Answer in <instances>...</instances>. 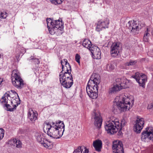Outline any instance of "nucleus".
I'll return each mask as SVG.
<instances>
[{"mask_svg": "<svg viewBox=\"0 0 153 153\" xmlns=\"http://www.w3.org/2000/svg\"><path fill=\"white\" fill-rule=\"evenodd\" d=\"M45 127L47 131V134L50 137L58 139L62 135L65 130V125L61 121L58 122H53L50 123H46Z\"/></svg>", "mask_w": 153, "mask_h": 153, "instance_id": "obj_1", "label": "nucleus"}, {"mask_svg": "<svg viewBox=\"0 0 153 153\" xmlns=\"http://www.w3.org/2000/svg\"><path fill=\"white\" fill-rule=\"evenodd\" d=\"M100 82V76L97 74H93L89 80L86 88V91L90 98L95 99L98 96V85Z\"/></svg>", "mask_w": 153, "mask_h": 153, "instance_id": "obj_2", "label": "nucleus"}, {"mask_svg": "<svg viewBox=\"0 0 153 153\" xmlns=\"http://www.w3.org/2000/svg\"><path fill=\"white\" fill-rule=\"evenodd\" d=\"M126 123L124 119L122 120L120 123L118 119L110 118L106 120V131L108 134H114L117 132L119 129H122V127L125 126Z\"/></svg>", "mask_w": 153, "mask_h": 153, "instance_id": "obj_3", "label": "nucleus"}, {"mask_svg": "<svg viewBox=\"0 0 153 153\" xmlns=\"http://www.w3.org/2000/svg\"><path fill=\"white\" fill-rule=\"evenodd\" d=\"M130 99L125 95H121L116 97L114 102L118 108L121 111L129 110L132 107V104L130 102Z\"/></svg>", "mask_w": 153, "mask_h": 153, "instance_id": "obj_4", "label": "nucleus"}, {"mask_svg": "<svg viewBox=\"0 0 153 153\" xmlns=\"http://www.w3.org/2000/svg\"><path fill=\"white\" fill-rule=\"evenodd\" d=\"M115 82L114 86L110 89L109 91V94L114 93L129 87V80L124 77L117 78L116 79Z\"/></svg>", "mask_w": 153, "mask_h": 153, "instance_id": "obj_5", "label": "nucleus"}, {"mask_svg": "<svg viewBox=\"0 0 153 153\" xmlns=\"http://www.w3.org/2000/svg\"><path fill=\"white\" fill-rule=\"evenodd\" d=\"M51 27L49 28V33L52 35H60L63 33V24L60 20H53Z\"/></svg>", "mask_w": 153, "mask_h": 153, "instance_id": "obj_6", "label": "nucleus"}, {"mask_svg": "<svg viewBox=\"0 0 153 153\" xmlns=\"http://www.w3.org/2000/svg\"><path fill=\"white\" fill-rule=\"evenodd\" d=\"M11 78L13 84L18 89H21L24 87L23 80L20 76V73L17 69L13 70L12 72Z\"/></svg>", "mask_w": 153, "mask_h": 153, "instance_id": "obj_7", "label": "nucleus"}, {"mask_svg": "<svg viewBox=\"0 0 153 153\" xmlns=\"http://www.w3.org/2000/svg\"><path fill=\"white\" fill-rule=\"evenodd\" d=\"M59 81L61 85L66 88H71L74 83L72 75L66 73L60 75Z\"/></svg>", "mask_w": 153, "mask_h": 153, "instance_id": "obj_8", "label": "nucleus"}, {"mask_svg": "<svg viewBox=\"0 0 153 153\" xmlns=\"http://www.w3.org/2000/svg\"><path fill=\"white\" fill-rule=\"evenodd\" d=\"M1 101L2 103L11 104L12 105L16 104L19 105L20 103L19 98L16 97H12L8 93H6L2 97Z\"/></svg>", "mask_w": 153, "mask_h": 153, "instance_id": "obj_9", "label": "nucleus"}, {"mask_svg": "<svg viewBox=\"0 0 153 153\" xmlns=\"http://www.w3.org/2000/svg\"><path fill=\"white\" fill-rule=\"evenodd\" d=\"M131 77L136 79L140 86L143 87L144 86L145 82L147 80V76L145 74L137 72Z\"/></svg>", "mask_w": 153, "mask_h": 153, "instance_id": "obj_10", "label": "nucleus"}, {"mask_svg": "<svg viewBox=\"0 0 153 153\" xmlns=\"http://www.w3.org/2000/svg\"><path fill=\"white\" fill-rule=\"evenodd\" d=\"M153 138V131L152 128L147 127L141 134V138L142 140L145 142H148L149 140H152Z\"/></svg>", "mask_w": 153, "mask_h": 153, "instance_id": "obj_11", "label": "nucleus"}, {"mask_svg": "<svg viewBox=\"0 0 153 153\" xmlns=\"http://www.w3.org/2000/svg\"><path fill=\"white\" fill-rule=\"evenodd\" d=\"M135 123L133 127L134 130L136 133H139L143 127L144 124V119L143 118L137 117Z\"/></svg>", "mask_w": 153, "mask_h": 153, "instance_id": "obj_12", "label": "nucleus"}, {"mask_svg": "<svg viewBox=\"0 0 153 153\" xmlns=\"http://www.w3.org/2000/svg\"><path fill=\"white\" fill-rule=\"evenodd\" d=\"M112 149L113 153H124L122 143L118 140L113 142Z\"/></svg>", "mask_w": 153, "mask_h": 153, "instance_id": "obj_13", "label": "nucleus"}, {"mask_svg": "<svg viewBox=\"0 0 153 153\" xmlns=\"http://www.w3.org/2000/svg\"><path fill=\"white\" fill-rule=\"evenodd\" d=\"M120 44L118 42L113 43L111 47V54L112 57H117L120 54Z\"/></svg>", "mask_w": 153, "mask_h": 153, "instance_id": "obj_14", "label": "nucleus"}, {"mask_svg": "<svg viewBox=\"0 0 153 153\" xmlns=\"http://www.w3.org/2000/svg\"><path fill=\"white\" fill-rule=\"evenodd\" d=\"M93 115L94 116V124L97 128H100L101 127L102 123V120L100 114L99 112H94Z\"/></svg>", "mask_w": 153, "mask_h": 153, "instance_id": "obj_15", "label": "nucleus"}, {"mask_svg": "<svg viewBox=\"0 0 153 153\" xmlns=\"http://www.w3.org/2000/svg\"><path fill=\"white\" fill-rule=\"evenodd\" d=\"M90 51L91 56L94 59H100L101 58V53L100 49L97 46H93Z\"/></svg>", "mask_w": 153, "mask_h": 153, "instance_id": "obj_16", "label": "nucleus"}, {"mask_svg": "<svg viewBox=\"0 0 153 153\" xmlns=\"http://www.w3.org/2000/svg\"><path fill=\"white\" fill-rule=\"evenodd\" d=\"M128 28L131 30V32L134 35L137 34L139 32L140 28L138 25L132 21L128 22Z\"/></svg>", "mask_w": 153, "mask_h": 153, "instance_id": "obj_17", "label": "nucleus"}, {"mask_svg": "<svg viewBox=\"0 0 153 153\" xmlns=\"http://www.w3.org/2000/svg\"><path fill=\"white\" fill-rule=\"evenodd\" d=\"M37 116L38 113L36 111H33L31 108L29 109L27 117L32 123H34L37 119Z\"/></svg>", "mask_w": 153, "mask_h": 153, "instance_id": "obj_18", "label": "nucleus"}, {"mask_svg": "<svg viewBox=\"0 0 153 153\" xmlns=\"http://www.w3.org/2000/svg\"><path fill=\"white\" fill-rule=\"evenodd\" d=\"M93 146L96 151L98 152H100L102 146V141L99 139L94 140L93 143Z\"/></svg>", "mask_w": 153, "mask_h": 153, "instance_id": "obj_19", "label": "nucleus"}, {"mask_svg": "<svg viewBox=\"0 0 153 153\" xmlns=\"http://www.w3.org/2000/svg\"><path fill=\"white\" fill-rule=\"evenodd\" d=\"M34 136L37 141L41 144L44 142L45 139L43 137L42 133L40 132H36Z\"/></svg>", "mask_w": 153, "mask_h": 153, "instance_id": "obj_20", "label": "nucleus"}, {"mask_svg": "<svg viewBox=\"0 0 153 153\" xmlns=\"http://www.w3.org/2000/svg\"><path fill=\"white\" fill-rule=\"evenodd\" d=\"M89 150L86 147L84 146H79L75 149L73 153H89Z\"/></svg>", "mask_w": 153, "mask_h": 153, "instance_id": "obj_21", "label": "nucleus"}, {"mask_svg": "<svg viewBox=\"0 0 153 153\" xmlns=\"http://www.w3.org/2000/svg\"><path fill=\"white\" fill-rule=\"evenodd\" d=\"M105 28V22L102 20L98 21L96 28V31L99 32Z\"/></svg>", "mask_w": 153, "mask_h": 153, "instance_id": "obj_22", "label": "nucleus"}, {"mask_svg": "<svg viewBox=\"0 0 153 153\" xmlns=\"http://www.w3.org/2000/svg\"><path fill=\"white\" fill-rule=\"evenodd\" d=\"M62 71L60 72L59 75V76H60V75H62V74L64 75L65 73L72 75L71 73V68L70 65H69V68L68 67H67L66 65L62 66Z\"/></svg>", "mask_w": 153, "mask_h": 153, "instance_id": "obj_23", "label": "nucleus"}, {"mask_svg": "<svg viewBox=\"0 0 153 153\" xmlns=\"http://www.w3.org/2000/svg\"><path fill=\"white\" fill-rule=\"evenodd\" d=\"M82 45L88 49L90 51H91V48L93 46H94L91 45V42L88 39H85L83 40Z\"/></svg>", "mask_w": 153, "mask_h": 153, "instance_id": "obj_24", "label": "nucleus"}, {"mask_svg": "<svg viewBox=\"0 0 153 153\" xmlns=\"http://www.w3.org/2000/svg\"><path fill=\"white\" fill-rule=\"evenodd\" d=\"M16 52L19 56L22 55L25 52L24 48L19 45H17L16 49Z\"/></svg>", "mask_w": 153, "mask_h": 153, "instance_id": "obj_25", "label": "nucleus"}, {"mask_svg": "<svg viewBox=\"0 0 153 153\" xmlns=\"http://www.w3.org/2000/svg\"><path fill=\"white\" fill-rule=\"evenodd\" d=\"M41 145L44 147L49 149H51L53 147V143L45 139L44 140V142Z\"/></svg>", "mask_w": 153, "mask_h": 153, "instance_id": "obj_26", "label": "nucleus"}, {"mask_svg": "<svg viewBox=\"0 0 153 153\" xmlns=\"http://www.w3.org/2000/svg\"><path fill=\"white\" fill-rule=\"evenodd\" d=\"M5 107L6 108L7 110L9 111H13L14 110L16 109L18 105L16 104L12 105L13 107H11L10 104H5Z\"/></svg>", "mask_w": 153, "mask_h": 153, "instance_id": "obj_27", "label": "nucleus"}, {"mask_svg": "<svg viewBox=\"0 0 153 153\" xmlns=\"http://www.w3.org/2000/svg\"><path fill=\"white\" fill-rule=\"evenodd\" d=\"M28 60L31 61V62L34 64H39L40 63L39 59L37 58L36 56H31L30 58L27 59Z\"/></svg>", "mask_w": 153, "mask_h": 153, "instance_id": "obj_28", "label": "nucleus"}, {"mask_svg": "<svg viewBox=\"0 0 153 153\" xmlns=\"http://www.w3.org/2000/svg\"><path fill=\"white\" fill-rule=\"evenodd\" d=\"M7 16V13L5 11H0V19H5Z\"/></svg>", "mask_w": 153, "mask_h": 153, "instance_id": "obj_29", "label": "nucleus"}, {"mask_svg": "<svg viewBox=\"0 0 153 153\" xmlns=\"http://www.w3.org/2000/svg\"><path fill=\"white\" fill-rule=\"evenodd\" d=\"M53 20H51V18H47L46 19V22L47 24V26L49 30V28L51 27L52 24H53Z\"/></svg>", "mask_w": 153, "mask_h": 153, "instance_id": "obj_30", "label": "nucleus"}, {"mask_svg": "<svg viewBox=\"0 0 153 153\" xmlns=\"http://www.w3.org/2000/svg\"><path fill=\"white\" fill-rule=\"evenodd\" d=\"M61 63L62 67L66 65L67 67H68L69 68L70 64L68 63V61L66 59H64L63 60H62L61 61Z\"/></svg>", "mask_w": 153, "mask_h": 153, "instance_id": "obj_31", "label": "nucleus"}, {"mask_svg": "<svg viewBox=\"0 0 153 153\" xmlns=\"http://www.w3.org/2000/svg\"><path fill=\"white\" fill-rule=\"evenodd\" d=\"M52 4L56 5L61 4L63 1V0H50Z\"/></svg>", "mask_w": 153, "mask_h": 153, "instance_id": "obj_32", "label": "nucleus"}, {"mask_svg": "<svg viewBox=\"0 0 153 153\" xmlns=\"http://www.w3.org/2000/svg\"><path fill=\"white\" fill-rule=\"evenodd\" d=\"M136 61L130 60L129 62H127L125 63L126 66H133L136 63Z\"/></svg>", "mask_w": 153, "mask_h": 153, "instance_id": "obj_33", "label": "nucleus"}, {"mask_svg": "<svg viewBox=\"0 0 153 153\" xmlns=\"http://www.w3.org/2000/svg\"><path fill=\"white\" fill-rule=\"evenodd\" d=\"M16 139L13 138L10 139L8 142V144L11 146H15L16 142Z\"/></svg>", "mask_w": 153, "mask_h": 153, "instance_id": "obj_34", "label": "nucleus"}, {"mask_svg": "<svg viewBox=\"0 0 153 153\" xmlns=\"http://www.w3.org/2000/svg\"><path fill=\"white\" fill-rule=\"evenodd\" d=\"M15 146L18 148H21L22 147V143L21 141L19 140H17L16 139V142Z\"/></svg>", "mask_w": 153, "mask_h": 153, "instance_id": "obj_35", "label": "nucleus"}, {"mask_svg": "<svg viewBox=\"0 0 153 153\" xmlns=\"http://www.w3.org/2000/svg\"><path fill=\"white\" fill-rule=\"evenodd\" d=\"M80 56L78 54H76L75 55V61L79 64H80Z\"/></svg>", "mask_w": 153, "mask_h": 153, "instance_id": "obj_36", "label": "nucleus"}, {"mask_svg": "<svg viewBox=\"0 0 153 153\" xmlns=\"http://www.w3.org/2000/svg\"><path fill=\"white\" fill-rule=\"evenodd\" d=\"M4 135V130L1 128H0V140L2 139Z\"/></svg>", "mask_w": 153, "mask_h": 153, "instance_id": "obj_37", "label": "nucleus"}, {"mask_svg": "<svg viewBox=\"0 0 153 153\" xmlns=\"http://www.w3.org/2000/svg\"><path fill=\"white\" fill-rule=\"evenodd\" d=\"M149 32L150 31L149 30V28H146V30L145 31L144 36H149Z\"/></svg>", "mask_w": 153, "mask_h": 153, "instance_id": "obj_38", "label": "nucleus"}, {"mask_svg": "<svg viewBox=\"0 0 153 153\" xmlns=\"http://www.w3.org/2000/svg\"><path fill=\"white\" fill-rule=\"evenodd\" d=\"M33 48H39V44L36 42H33Z\"/></svg>", "mask_w": 153, "mask_h": 153, "instance_id": "obj_39", "label": "nucleus"}, {"mask_svg": "<svg viewBox=\"0 0 153 153\" xmlns=\"http://www.w3.org/2000/svg\"><path fill=\"white\" fill-rule=\"evenodd\" d=\"M149 36H144L143 38V40L145 42L148 41Z\"/></svg>", "mask_w": 153, "mask_h": 153, "instance_id": "obj_40", "label": "nucleus"}, {"mask_svg": "<svg viewBox=\"0 0 153 153\" xmlns=\"http://www.w3.org/2000/svg\"><path fill=\"white\" fill-rule=\"evenodd\" d=\"M109 67V69L110 70H112L114 68V66L111 64L110 65L109 64L107 65V67Z\"/></svg>", "mask_w": 153, "mask_h": 153, "instance_id": "obj_41", "label": "nucleus"}, {"mask_svg": "<svg viewBox=\"0 0 153 153\" xmlns=\"http://www.w3.org/2000/svg\"><path fill=\"white\" fill-rule=\"evenodd\" d=\"M153 107V104L150 103L149 104L147 108L150 109L152 108Z\"/></svg>", "mask_w": 153, "mask_h": 153, "instance_id": "obj_42", "label": "nucleus"}, {"mask_svg": "<svg viewBox=\"0 0 153 153\" xmlns=\"http://www.w3.org/2000/svg\"><path fill=\"white\" fill-rule=\"evenodd\" d=\"M11 91L12 93H13L14 94H16L17 95L18 98H19V96L18 95V94L15 91H13V90H11Z\"/></svg>", "mask_w": 153, "mask_h": 153, "instance_id": "obj_43", "label": "nucleus"}, {"mask_svg": "<svg viewBox=\"0 0 153 153\" xmlns=\"http://www.w3.org/2000/svg\"><path fill=\"white\" fill-rule=\"evenodd\" d=\"M118 131V135H121V134H122V131H121V129H120H120H119L118 131Z\"/></svg>", "mask_w": 153, "mask_h": 153, "instance_id": "obj_44", "label": "nucleus"}, {"mask_svg": "<svg viewBox=\"0 0 153 153\" xmlns=\"http://www.w3.org/2000/svg\"><path fill=\"white\" fill-rule=\"evenodd\" d=\"M3 82V79L1 78H0V87L1 86V84Z\"/></svg>", "mask_w": 153, "mask_h": 153, "instance_id": "obj_45", "label": "nucleus"}, {"mask_svg": "<svg viewBox=\"0 0 153 153\" xmlns=\"http://www.w3.org/2000/svg\"><path fill=\"white\" fill-rule=\"evenodd\" d=\"M106 24L107 23L108 25L109 23V21L108 19H106Z\"/></svg>", "mask_w": 153, "mask_h": 153, "instance_id": "obj_46", "label": "nucleus"}, {"mask_svg": "<svg viewBox=\"0 0 153 153\" xmlns=\"http://www.w3.org/2000/svg\"><path fill=\"white\" fill-rule=\"evenodd\" d=\"M152 35L153 36V31L152 32Z\"/></svg>", "mask_w": 153, "mask_h": 153, "instance_id": "obj_47", "label": "nucleus"}, {"mask_svg": "<svg viewBox=\"0 0 153 153\" xmlns=\"http://www.w3.org/2000/svg\"><path fill=\"white\" fill-rule=\"evenodd\" d=\"M1 55L0 54V58H1Z\"/></svg>", "mask_w": 153, "mask_h": 153, "instance_id": "obj_48", "label": "nucleus"}, {"mask_svg": "<svg viewBox=\"0 0 153 153\" xmlns=\"http://www.w3.org/2000/svg\"><path fill=\"white\" fill-rule=\"evenodd\" d=\"M108 27L106 26V28H108Z\"/></svg>", "mask_w": 153, "mask_h": 153, "instance_id": "obj_49", "label": "nucleus"}, {"mask_svg": "<svg viewBox=\"0 0 153 153\" xmlns=\"http://www.w3.org/2000/svg\"><path fill=\"white\" fill-rule=\"evenodd\" d=\"M104 127H105V125H104Z\"/></svg>", "mask_w": 153, "mask_h": 153, "instance_id": "obj_50", "label": "nucleus"}, {"mask_svg": "<svg viewBox=\"0 0 153 153\" xmlns=\"http://www.w3.org/2000/svg\"><path fill=\"white\" fill-rule=\"evenodd\" d=\"M93 153H96L94 152Z\"/></svg>", "mask_w": 153, "mask_h": 153, "instance_id": "obj_51", "label": "nucleus"}]
</instances>
